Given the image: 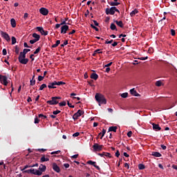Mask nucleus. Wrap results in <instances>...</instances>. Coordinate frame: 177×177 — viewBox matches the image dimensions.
Returning a JSON list of instances; mask_svg holds the SVG:
<instances>
[{
	"instance_id": "f257e3e1",
	"label": "nucleus",
	"mask_w": 177,
	"mask_h": 177,
	"mask_svg": "<svg viewBox=\"0 0 177 177\" xmlns=\"http://www.w3.org/2000/svg\"><path fill=\"white\" fill-rule=\"evenodd\" d=\"M45 171H46V166H45L43 164H41L39 167V170L35 169H30L24 171V173L30 174L35 176H41L42 173L45 172Z\"/></svg>"
},
{
	"instance_id": "f03ea898",
	"label": "nucleus",
	"mask_w": 177,
	"mask_h": 177,
	"mask_svg": "<svg viewBox=\"0 0 177 177\" xmlns=\"http://www.w3.org/2000/svg\"><path fill=\"white\" fill-rule=\"evenodd\" d=\"M30 51H31V50L25 48L23 50V52L19 53V56L18 57V62H19L20 64L26 65L28 63L29 59L26 58V54H28V53Z\"/></svg>"
},
{
	"instance_id": "7ed1b4c3",
	"label": "nucleus",
	"mask_w": 177,
	"mask_h": 177,
	"mask_svg": "<svg viewBox=\"0 0 177 177\" xmlns=\"http://www.w3.org/2000/svg\"><path fill=\"white\" fill-rule=\"evenodd\" d=\"M95 98L96 102L99 103V106H100L101 104H106V99L101 93H96Z\"/></svg>"
},
{
	"instance_id": "20e7f679",
	"label": "nucleus",
	"mask_w": 177,
	"mask_h": 177,
	"mask_svg": "<svg viewBox=\"0 0 177 177\" xmlns=\"http://www.w3.org/2000/svg\"><path fill=\"white\" fill-rule=\"evenodd\" d=\"M84 113V112L83 111L79 110L77 111V113H74L73 115V119L75 121L76 120H78L79 117H81Z\"/></svg>"
},
{
	"instance_id": "39448f33",
	"label": "nucleus",
	"mask_w": 177,
	"mask_h": 177,
	"mask_svg": "<svg viewBox=\"0 0 177 177\" xmlns=\"http://www.w3.org/2000/svg\"><path fill=\"white\" fill-rule=\"evenodd\" d=\"M1 35L3 37V39H4L6 41H7V42H10V37L9 34H8L7 32H5L3 31H1Z\"/></svg>"
},
{
	"instance_id": "423d86ee",
	"label": "nucleus",
	"mask_w": 177,
	"mask_h": 177,
	"mask_svg": "<svg viewBox=\"0 0 177 177\" xmlns=\"http://www.w3.org/2000/svg\"><path fill=\"white\" fill-rule=\"evenodd\" d=\"M103 147V145H98L97 143H95L94 145H93V149H94L95 151H101Z\"/></svg>"
},
{
	"instance_id": "0eeeda50",
	"label": "nucleus",
	"mask_w": 177,
	"mask_h": 177,
	"mask_svg": "<svg viewBox=\"0 0 177 177\" xmlns=\"http://www.w3.org/2000/svg\"><path fill=\"white\" fill-rule=\"evenodd\" d=\"M105 14H106V15H114V14H115L114 6H112L111 8L105 9Z\"/></svg>"
},
{
	"instance_id": "6e6552de",
	"label": "nucleus",
	"mask_w": 177,
	"mask_h": 177,
	"mask_svg": "<svg viewBox=\"0 0 177 177\" xmlns=\"http://www.w3.org/2000/svg\"><path fill=\"white\" fill-rule=\"evenodd\" d=\"M59 103V100H56V98L52 97L51 100L47 101V104L49 105H57Z\"/></svg>"
},
{
	"instance_id": "1a4fd4ad",
	"label": "nucleus",
	"mask_w": 177,
	"mask_h": 177,
	"mask_svg": "<svg viewBox=\"0 0 177 177\" xmlns=\"http://www.w3.org/2000/svg\"><path fill=\"white\" fill-rule=\"evenodd\" d=\"M86 163L91 166H94V167L96 168V169H97L98 171H100V166H97L96 165V162H93L92 160H88V162H86Z\"/></svg>"
},
{
	"instance_id": "9d476101",
	"label": "nucleus",
	"mask_w": 177,
	"mask_h": 177,
	"mask_svg": "<svg viewBox=\"0 0 177 177\" xmlns=\"http://www.w3.org/2000/svg\"><path fill=\"white\" fill-rule=\"evenodd\" d=\"M69 30V26L68 25H64L61 27V33L66 34V32Z\"/></svg>"
},
{
	"instance_id": "9b49d317",
	"label": "nucleus",
	"mask_w": 177,
	"mask_h": 177,
	"mask_svg": "<svg viewBox=\"0 0 177 177\" xmlns=\"http://www.w3.org/2000/svg\"><path fill=\"white\" fill-rule=\"evenodd\" d=\"M52 168H53V170H54L55 172H57V174H59L60 168L59 166H57L56 163L54 162L52 164Z\"/></svg>"
},
{
	"instance_id": "f8f14e48",
	"label": "nucleus",
	"mask_w": 177,
	"mask_h": 177,
	"mask_svg": "<svg viewBox=\"0 0 177 177\" xmlns=\"http://www.w3.org/2000/svg\"><path fill=\"white\" fill-rule=\"evenodd\" d=\"M39 13L44 16H47L48 14V10L47 8H41L39 9Z\"/></svg>"
},
{
	"instance_id": "ddd939ff",
	"label": "nucleus",
	"mask_w": 177,
	"mask_h": 177,
	"mask_svg": "<svg viewBox=\"0 0 177 177\" xmlns=\"http://www.w3.org/2000/svg\"><path fill=\"white\" fill-rule=\"evenodd\" d=\"M151 125H152V129H153L155 131H158L161 130V127H160L159 124L152 122Z\"/></svg>"
},
{
	"instance_id": "4468645a",
	"label": "nucleus",
	"mask_w": 177,
	"mask_h": 177,
	"mask_svg": "<svg viewBox=\"0 0 177 177\" xmlns=\"http://www.w3.org/2000/svg\"><path fill=\"white\" fill-rule=\"evenodd\" d=\"M98 155L101 157H108L109 158H112V156L111 155L110 153H108V152H102V153H98Z\"/></svg>"
},
{
	"instance_id": "2eb2a0df",
	"label": "nucleus",
	"mask_w": 177,
	"mask_h": 177,
	"mask_svg": "<svg viewBox=\"0 0 177 177\" xmlns=\"http://www.w3.org/2000/svg\"><path fill=\"white\" fill-rule=\"evenodd\" d=\"M48 88H49V89H55V88H57V86H56V84L54 82H49L48 83Z\"/></svg>"
},
{
	"instance_id": "dca6fc26",
	"label": "nucleus",
	"mask_w": 177,
	"mask_h": 177,
	"mask_svg": "<svg viewBox=\"0 0 177 177\" xmlns=\"http://www.w3.org/2000/svg\"><path fill=\"white\" fill-rule=\"evenodd\" d=\"M130 94L136 97H138L140 95L139 93H138V92L135 90V88H131L130 90Z\"/></svg>"
},
{
	"instance_id": "f3484780",
	"label": "nucleus",
	"mask_w": 177,
	"mask_h": 177,
	"mask_svg": "<svg viewBox=\"0 0 177 177\" xmlns=\"http://www.w3.org/2000/svg\"><path fill=\"white\" fill-rule=\"evenodd\" d=\"M114 23L116 24V25L121 28L124 27L123 23L122 21H114Z\"/></svg>"
},
{
	"instance_id": "a211bd4d",
	"label": "nucleus",
	"mask_w": 177,
	"mask_h": 177,
	"mask_svg": "<svg viewBox=\"0 0 177 177\" xmlns=\"http://www.w3.org/2000/svg\"><path fill=\"white\" fill-rule=\"evenodd\" d=\"M50 161V159L48 158H46L44 155L42 156L41 158H40V162H48Z\"/></svg>"
},
{
	"instance_id": "6ab92c4d",
	"label": "nucleus",
	"mask_w": 177,
	"mask_h": 177,
	"mask_svg": "<svg viewBox=\"0 0 177 177\" xmlns=\"http://www.w3.org/2000/svg\"><path fill=\"white\" fill-rule=\"evenodd\" d=\"M32 37L35 38L34 39L36 41L40 40V35H39L37 33H33L32 34Z\"/></svg>"
},
{
	"instance_id": "aec40b11",
	"label": "nucleus",
	"mask_w": 177,
	"mask_h": 177,
	"mask_svg": "<svg viewBox=\"0 0 177 177\" xmlns=\"http://www.w3.org/2000/svg\"><path fill=\"white\" fill-rule=\"evenodd\" d=\"M10 24H11V26H12V28H15L16 27V20H15V19H14V18H12L11 19H10Z\"/></svg>"
},
{
	"instance_id": "412c9836",
	"label": "nucleus",
	"mask_w": 177,
	"mask_h": 177,
	"mask_svg": "<svg viewBox=\"0 0 177 177\" xmlns=\"http://www.w3.org/2000/svg\"><path fill=\"white\" fill-rule=\"evenodd\" d=\"M90 78H91V79H93V80H97V78H98V75H97V73H93L91 74V75L90 76Z\"/></svg>"
},
{
	"instance_id": "4be33fe9",
	"label": "nucleus",
	"mask_w": 177,
	"mask_h": 177,
	"mask_svg": "<svg viewBox=\"0 0 177 177\" xmlns=\"http://www.w3.org/2000/svg\"><path fill=\"white\" fill-rule=\"evenodd\" d=\"M138 13V10L137 8H136L135 10H133L130 13V16H131V17H134V16H135L136 15H137Z\"/></svg>"
},
{
	"instance_id": "5701e85b",
	"label": "nucleus",
	"mask_w": 177,
	"mask_h": 177,
	"mask_svg": "<svg viewBox=\"0 0 177 177\" xmlns=\"http://www.w3.org/2000/svg\"><path fill=\"white\" fill-rule=\"evenodd\" d=\"M120 4V3L117 1H111L109 3V5L111 6H118Z\"/></svg>"
},
{
	"instance_id": "b1692460",
	"label": "nucleus",
	"mask_w": 177,
	"mask_h": 177,
	"mask_svg": "<svg viewBox=\"0 0 177 177\" xmlns=\"http://www.w3.org/2000/svg\"><path fill=\"white\" fill-rule=\"evenodd\" d=\"M117 127H109V132H116L117 131Z\"/></svg>"
},
{
	"instance_id": "393cba45",
	"label": "nucleus",
	"mask_w": 177,
	"mask_h": 177,
	"mask_svg": "<svg viewBox=\"0 0 177 177\" xmlns=\"http://www.w3.org/2000/svg\"><path fill=\"white\" fill-rule=\"evenodd\" d=\"M151 156L157 157V158H160L161 156V154L160 152H152Z\"/></svg>"
},
{
	"instance_id": "a878e982",
	"label": "nucleus",
	"mask_w": 177,
	"mask_h": 177,
	"mask_svg": "<svg viewBox=\"0 0 177 177\" xmlns=\"http://www.w3.org/2000/svg\"><path fill=\"white\" fill-rule=\"evenodd\" d=\"M56 86H62V85H65L66 83L64 82H54Z\"/></svg>"
},
{
	"instance_id": "bb28decb",
	"label": "nucleus",
	"mask_w": 177,
	"mask_h": 177,
	"mask_svg": "<svg viewBox=\"0 0 177 177\" xmlns=\"http://www.w3.org/2000/svg\"><path fill=\"white\" fill-rule=\"evenodd\" d=\"M110 28L111 30H117L116 26L113 23L111 24Z\"/></svg>"
},
{
	"instance_id": "cd10ccee",
	"label": "nucleus",
	"mask_w": 177,
	"mask_h": 177,
	"mask_svg": "<svg viewBox=\"0 0 177 177\" xmlns=\"http://www.w3.org/2000/svg\"><path fill=\"white\" fill-rule=\"evenodd\" d=\"M45 88H47L46 84H42L41 86H39V91H43Z\"/></svg>"
},
{
	"instance_id": "c85d7f7f",
	"label": "nucleus",
	"mask_w": 177,
	"mask_h": 177,
	"mask_svg": "<svg viewBox=\"0 0 177 177\" xmlns=\"http://www.w3.org/2000/svg\"><path fill=\"white\" fill-rule=\"evenodd\" d=\"M15 53L17 55L19 54V48L17 46H15Z\"/></svg>"
},
{
	"instance_id": "c756f323",
	"label": "nucleus",
	"mask_w": 177,
	"mask_h": 177,
	"mask_svg": "<svg viewBox=\"0 0 177 177\" xmlns=\"http://www.w3.org/2000/svg\"><path fill=\"white\" fill-rule=\"evenodd\" d=\"M11 41H12V45H14L16 44L17 42V39L15 37H11Z\"/></svg>"
},
{
	"instance_id": "7c9ffc66",
	"label": "nucleus",
	"mask_w": 177,
	"mask_h": 177,
	"mask_svg": "<svg viewBox=\"0 0 177 177\" xmlns=\"http://www.w3.org/2000/svg\"><path fill=\"white\" fill-rule=\"evenodd\" d=\"M145 166L143 164H139L138 165L139 170H143V169H145Z\"/></svg>"
},
{
	"instance_id": "2f4dec72",
	"label": "nucleus",
	"mask_w": 177,
	"mask_h": 177,
	"mask_svg": "<svg viewBox=\"0 0 177 177\" xmlns=\"http://www.w3.org/2000/svg\"><path fill=\"white\" fill-rule=\"evenodd\" d=\"M129 93H121L120 96L122 98H126L128 97Z\"/></svg>"
},
{
	"instance_id": "473e14b6",
	"label": "nucleus",
	"mask_w": 177,
	"mask_h": 177,
	"mask_svg": "<svg viewBox=\"0 0 177 177\" xmlns=\"http://www.w3.org/2000/svg\"><path fill=\"white\" fill-rule=\"evenodd\" d=\"M106 129H102V136H101V137H100V139H103V137H104V134H106Z\"/></svg>"
},
{
	"instance_id": "72a5a7b5",
	"label": "nucleus",
	"mask_w": 177,
	"mask_h": 177,
	"mask_svg": "<svg viewBox=\"0 0 177 177\" xmlns=\"http://www.w3.org/2000/svg\"><path fill=\"white\" fill-rule=\"evenodd\" d=\"M40 34L46 36L48 34V32L47 30H42L41 32H40Z\"/></svg>"
},
{
	"instance_id": "f704fd0d",
	"label": "nucleus",
	"mask_w": 177,
	"mask_h": 177,
	"mask_svg": "<svg viewBox=\"0 0 177 177\" xmlns=\"http://www.w3.org/2000/svg\"><path fill=\"white\" fill-rule=\"evenodd\" d=\"M39 118H43V119H47V116L44 114H39L38 115Z\"/></svg>"
},
{
	"instance_id": "c9c22d12",
	"label": "nucleus",
	"mask_w": 177,
	"mask_h": 177,
	"mask_svg": "<svg viewBox=\"0 0 177 177\" xmlns=\"http://www.w3.org/2000/svg\"><path fill=\"white\" fill-rule=\"evenodd\" d=\"M90 26H91L93 29L95 30L96 32H98V31L100 30L98 29V28H97L96 26H95L93 24L90 25Z\"/></svg>"
},
{
	"instance_id": "e433bc0d",
	"label": "nucleus",
	"mask_w": 177,
	"mask_h": 177,
	"mask_svg": "<svg viewBox=\"0 0 177 177\" xmlns=\"http://www.w3.org/2000/svg\"><path fill=\"white\" fill-rule=\"evenodd\" d=\"M40 51H41V47H38V48L35 50V53H33V54H35V55L38 54L39 52H40Z\"/></svg>"
},
{
	"instance_id": "4c0bfd02",
	"label": "nucleus",
	"mask_w": 177,
	"mask_h": 177,
	"mask_svg": "<svg viewBox=\"0 0 177 177\" xmlns=\"http://www.w3.org/2000/svg\"><path fill=\"white\" fill-rule=\"evenodd\" d=\"M68 40H65V41H64V44H61L60 46H61V47H64V46H66V45H68Z\"/></svg>"
},
{
	"instance_id": "58836bf2",
	"label": "nucleus",
	"mask_w": 177,
	"mask_h": 177,
	"mask_svg": "<svg viewBox=\"0 0 177 177\" xmlns=\"http://www.w3.org/2000/svg\"><path fill=\"white\" fill-rule=\"evenodd\" d=\"M162 84V82H161L160 81H158L155 84V85H156L158 87H160Z\"/></svg>"
},
{
	"instance_id": "ea45409f",
	"label": "nucleus",
	"mask_w": 177,
	"mask_h": 177,
	"mask_svg": "<svg viewBox=\"0 0 177 177\" xmlns=\"http://www.w3.org/2000/svg\"><path fill=\"white\" fill-rule=\"evenodd\" d=\"M66 105V101H63L59 103V106H65Z\"/></svg>"
},
{
	"instance_id": "a19ab883",
	"label": "nucleus",
	"mask_w": 177,
	"mask_h": 177,
	"mask_svg": "<svg viewBox=\"0 0 177 177\" xmlns=\"http://www.w3.org/2000/svg\"><path fill=\"white\" fill-rule=\"evenodd\" d=\"M35 82H36L35 80H30V86H35Z\"/></svg>"
},
{
	"instance_id": "79ce46f5",
	"label": "nucleus",
	"mask_w": 177,
	"mask_h": 177,
	"mask_svg": "<svg viewBox=\"0 0 177 177\" xmlns=\"http://www.w3.org/2000/svg\"><path fill=\"white\" fill-rule=\"evenodd\" d=\"M36 29L38 30V31H39V32L44 31V28H42V27H37Z\"/></svg>"
},
{
	"instance_id": "37998d69",
	"label": "nucleus",
	"mask_w": 177,
	"mask_h": 177,
	"mask_svg": "<svg viewBox=\"0 0 177 177\" xmlns=\"http://www.w3.org/2000/svg\"><path fill=\"white\" fill-rule=\"evenodd\" d=\"M61 113V111H59V110H57V111H53V115H58V114H59Z\"/></svg>"
},
{
	"instance_id": "c03bdc74",
	"label": "nucleus",
	"mask_w": 177,
	"mask_h": 177,
	"mask_svg": "<svg viewBox=\"0 0 177 177\" xmlns=\"http://www.w3.org/2000/svg\"><path fill=\"white\" fill-rule=\"evenodd\" d=\"M44 76H41V75L38 76L39 82H41L42 80H44Z\"/></svg>"
},
{
	"instance_id": "a18cd8bd",
	"label": "nucleus",
	"mask_w": 177,
	"mask_h": 177,
	"mask_svg": "<svg viewBox=\"0 0 177 177\" xmlns=\"http://www.w3.org/2000/svg\"><path fill=\"white\" fill-rule=\"evenodd\" d=\"M61 151L60 150H58L57 151H53L50 153L51 155H54V154H59L60 153Z\"/></svg>"
},
{
	"instance_id": "49530a36",
	"label": "nucleus",
	"mask_w": 177,
	"mask_h": 177,
	"mask_svg": "<svg viewBox=\"0 0 177 177\" xmlns=\"http://www.w3.org/2000/svg\"><path fill=\"white\" fill-rule=\"evenodd\" d=\"M94 53L96 54H102L103 53V52L100 51V49L95 50L94 51Z\"/></svg>"
},
{
	"instance_id": "de8ad7c7",
	"label": "nucleus",
	"mask_w": 177,
	"mask_h": 177,
	"mask_svg": "<svg viewBox=\"0 0 177 177\" xmlns=\"http://www.w3.org/2000/svg\"><path fill=\"white\" fill-rule=\"evenodd\" d=\"M39 122H40V120H39V118L37 117H36L35 118V124H39Z\"/></svg>"
},
{
	"instance_id": "09e8293b",
	"label": "nucleus",
	"mask_w": 177,
	"mask_h": 177,
	"mask_svg": "<svg viewBox=\"0 0 177 177\" xmlns=\"http://www.w3.org/2000/svg\"><path fill=\"white\" fill-rule=\"evenodd\" d=\"M39 41L35 40V39H32V40H30V44H35V43L38 42Z\"/></svg>"
},
{
	"instance_id": "8fccbe9b",
	"label": "nucleus",
	"mask_w": 177,
	"mask_h": 177,
	"mask_svg": "<svg viewBox=\"0 0 177 177\" xmlns=\"http://www.w3.org/2000/svg\"><path fill=\"white\" fill-rule=\"evenodd\" d=\"M2 55L4 56L7 55V50L6 48L2 50Z\"/></svg>"
},
{
	"instance_id": "3c124183",
	"label": "nucleus",
	"mask_w": 177,
	"mask_h": 177,
	"mask_svg": "<svg viewBox=\"0 0 177 177\" xmlns=\"http://www.w3.org/2000/svg\"><path fill=\"white\" fill-rule=\"evenodd\" d=\"M67 105L71 108H75V105H72L71 103L69 102V101H67Z\"/></svg>"
},
{
	"instance_id": "603ef678",
	"label": "nucleus",
	"mask_w": 177,
	"mask_h": 177,
	"mask_svg": "<svg viewBox=\"0 0 177 177\" xmlns=\"http://www.w3.org/2000/svg\"><path fill=\"white\" fill-rule=\"evenodd\" d=\"M113 42V40L111 39L110 41L106 40V41H105V44H111Z\"/></svg>"
},
{
	"instance_id": "864d4df0",
	"label": "nucleus",
	"mask_w": 177,
	"mask_h": 177,
	"mask_svg": "<svg viewBox=\"0 0 177 177\" xmlns=\"http://www.w3.org/2000/svg\"><path fill=\"white\" fill-rule=\"evenodd\" d=\"M147 59H148V57H141L139 58L140 60H142V61L147 60Z\"/></svg>"
},
{
	"instance_id": "5fc2aeb1",
	"label": "nucleus",
	"mask_w": 177,
	"mask_h": 177,
	"mask_svg": "<svg viewBox=\"0 0 177 177\" xmlns=\"http://www.w3.org/2000/svg\"><path fill=\"white\" fill-rule=\"evenodd\" d=\"M171 35L173 37L176 35V31L174 30H171Z\"/></svg>"
},
{
	"instance_id": "6e6d98bb",
	"label": "nucleus",
	"mask_w": 177,
	"mask_h": 177,
	"mask_svg": "<svg viewBox=\"0 0 177 177\" xmlns=\"http://www.w3.org/2000/svg\"><path fill=\"white\" fill-rule=\"evenodd\" d=\"M92 21H93V23H94V24H95V26H100V24H99V23H97V21H95V20H92Z\"/></svg>"
},
{
	"instance_id": "4d7b16f0",
	"label": "nucleus",
	"mask_w": 177,
	"mask_h": 177,
	"mask_svg": "<svg viewBox=\"0 0 177 177\" xmlns=\"http://www.w3.org/2000/svg\"><path fill=\"white\" fill-rule=\"evenodd\" d=\"M28 168H32V166L31 165H26L24 166V169H22V171L28 169Z\"/></svg>"
},
{
	"instance_id": "13d9d810",
	"label": "nucleus",
	"mask_w": 177,
	"mask_h": 177,
	"mask_svg": "<svg viewBox=\"0 0 177 177\" xmlns=\"http://www.w3.org/2000/svg\"><path fill=\"white\" fill-rule=\"evenodd\" d=\"M60 24L62 26H63V25H69V23H66V21H62V23Z\"/></svg>"
},
{
	"instance_id": "bf43d9fd",
	"label": "nucleus",
	"mask_w": 177,
	"mask_h": 177,
	"mask_svg": "<svg viewBox=\"0 0 177 177\" xmlns=\"http://www.w3.org/2000/svg\"><path fill=\"white\" fill-rule=\"evenodd\" d=\"M113 62H110L108 64L104 65V68H109L110 66H112Z\"/></svg>"
},
{
	"instance_id": "052dcab7",
	"label": "nucleus",
	"mask_w": 177,
	"mask_h": 177,
	"mask_svg": "<svg viewBox=\"0 0 177 177\" xmlns=\"http://www.w3.org/2000/svg\"><path fill=\"white\" fill-rule=\"evenodd\" d=\"M118 45V42L114 41L113 43H112L111 46L113 47H115Z\"/></svg>"
},
{
	"instance_id": "680f3d73",
	"label": "nucleus",
	"mask_w": 177,
	"mask_h": 177,
	"mask_svg": "<svg viewBox=\"0 0 177 177\" xmlns=\"http://www.w3.org/2000/svg\"><path fill=\"white\" fill-rule=\"evenodd\" d=\"M78 156H79V154H75V155H73V156H71V159H75V158H78Z\"/></svg>"
},
{
	"instance_id": "e2e57ef3",
	"label": "nucleus",
	"mask_w": 177,
	"mask_h": 177,
	"mask_svg": "<svg viewBox=\"0 0 177 177\" xmlns=\"http://www.w3.org/2000/svg\"><path fill=\"white\" fill-rule=\"evenodd\" d=\"M127 136H129V138H131L132 136V131H129V133H127Z\"/></svg>"
},
{
	"instance_id": "0e129e2a",
	"label": "nucleus",
	"mask_w": 177,
	"mask_h": 177,
	"mask_svg": "<svg viewBox=\"0 0 177 177\" xmlns=\"http://www.w3.org/2000/svg\"><path fill=\"white\" fill-rule=\"evenodd\" d=\"M88 84H89V86H94L93 80L88 82Z\"/></svg>"
},
{
	"instance_id": "69168bd1",
	"label": "nucleus",
	"mask_w": 177,
	"mask_h": 177,
	"mask_svg": "<svg viewBox=\"0 0 177 177\" xmlns=\"http://www.w3.org/2000/svg\"><path fill=\"white\" fill-rule=\"evenodd\" d=\"M80 136V133H78V132H77V133H73V137H77V136Z\"/></svg>"
},
{
	"instance_id": "338daca9",
	"label": "nucleus",
	"mask_w": 177,
	"mask_h": 177,
	"mask_svg": "<svg viewBox=\"0 0 177 177\" xmlns=\"http://www.w3.org/2000/svg\"><path fill=\"white\" fill-rule=\"evenodd\" d=\"M120 152H119V151H117V152L115 153V156L117 157V158H119V156H120Z\"/></svg>"
},
{
	"instance_id": "774afa93",
	"label": "nucleus",
	"mask_w": 177,
	"mask_h": 177,
	"mask_svg": "<svg viewBox=\"0 0 177 177\" xmlns=\"http://www.w3.org/2000/svg\"><path fill=\"white\" fill-rule=\"evenodd\" d=\"M64 167L65 168H69L70 165H69L68 163H66V164H64Z\"/></svg>"
}]
</instances>
